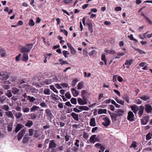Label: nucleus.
I'll use <instances>...</instances> for the list:
<instances>
[{
	"label": "nucleus",
	"instance_id": "38",
	"mask_svg": "<svg viewBox=\"0 0 152 152\" xmlns=\"http://www.w3.org/2000/svg\"><path fill=\"white\" fill-rule=\"evenodd\" d=\"M22 110L23 112L25 113H27L29 111L30 109L28 107H24L23 108Z\"/></svg>",
	"mask_w": 152,
	"mask_h": 152
},
{
	"label": "nucleus",
	"instance_id": "24",
	"mask_svg": "<svg viewBox=\"0 0 152 152\" xmlns=\"http://www.w3.org/2000/svg\"><path fill=\"white\" fill-rule=\"evenodd\" d=\"M115 112L118 114L119 116L122 115L124 113V110L121 109H118Z\"/></svg>",
	"mask_w": 152,
	"mask_h": 152
},
{
	"label": "nucleus",
	"instance_id": "56",
	"mask_svg": "<svg viewBox=\"0 0 152 152\" xmlns=\"http://www.w3.org/2000/svg\"><path fill=\"white\" fill-rule=\"evenodd\" d=\"M96 53V51L95 50H93L91 52L89 53V55L90 56H93Z\"/></svg>",
	"mask_w": 152,
	"mask_h": 152
},
{
	"label": "nucleus",
	"instance_id": "51",
	"mask_svg": "<svg viewBox=\"0 0 152 152\" xmlns=\"http://www.w3.org/2000/svg\"><path fill=\"white\" fill-rule=\"evenodd\" d=\"M0 76H3V78H4L6 80L9 78V76L8 75L6 76V77L4 76V73L3 72H0Z\"/></svg>",
	"mask_w": 152,
	"mask_h": 152
},
{
	"label": "nucleus",
	"instance_id": "35",
	"mask_svg": "<svg viewBox=\"0 0 152 152\" xmlns=\"http://www.w3.org/2000/svg\"><path fill=\"white\" fill-rule=\"evenodd\" d=\"M132 61L133 60L132 59L127 60L125 62V64L126 65H130L132 64Z\"/></svg>",
	"mask_w": 152,
	"mask_h": 152
},
{
	"label": "nucleus",
	"instance_id": "37",
	"mask_svg": "<svg viewBox=\"0 0 152 152\" xmlns=\"http://www.w3.org/2000/svg\"><path fill=\"white\" fill-rule=\"evenodd\" d=\"M50 89L53 90L54 92L56 93L57 94H58V91L53 86L51 85L50 86Z\"/></svg>",
	"mask_w": 152,
	"mask_h": 152
},
{
	"label": "nucleus",
	"instance_id": "23",
	"mask_svg": "<svg viewBox=\"0 0 152 152\" xmlns=\"http://www.w3.org/2000/svg\"><path fill=\"white\" fill-rule=\"evenodd\" d=\"M33 123L32 121L31 120H28L27 122L25 124V126L28 127V128L30 127L33 125Z\"/></svg>",
	"mask_w": 152,
	"mask_h": 152
},
{
	"label": "nucleus",
	"instance_id": "20",
	"mask_svg": "<svg viewBox=\"0 0 152 152\" xmlns=\"http://www.w3.org/2000/svg\"><path fill=\"white\" fill-rule=\"evenodd\" d=\"M76 107L78 108L79 109L82 110L87 111L89 109V108L86 106H77Z\"/></svg>",
	"mask_w": 152,
	"mask_h": 152
},
{
	"label": "nucleus",
	"instance_id": "29",
	"mask_svg": "<svg viewBox=\"0 0 152 152\" xmlns=\"http://www.w3.org/2000/svg\"><path fill=\"white\" fill-rule=\"evenodd\" d=\"M12 92L14 94H18L19 91V89L15 87H13L12 88Z\"/></svg>",
	"mask_w": 152,
	"mask_h": 152
},
{
	"label": "nucleus",
	"instance_id": "3",
	"mask_svg": "<svg viewBox=\"0 0 152 152\" xmlns=\"http://www.w3.org/2000/svg\"><path fill=\"white\" fill-rule=\"evenodd\" d=\"M26 130L23 129L21 130L18 133V141L20 140L25 134Z\"/></svg>",
	"mask_w": 152,
	"mask_h": 152
},
{
	"label": "nucleus",
	"instance_id": "4",
	"mask_svg": "<svg viewBox=\"0 0 152 152\" xmlns=\"http://www.w3.org/2000/svg\"><path fill=\"white\" fill-rule=\"evenodd\" d=\"M134 115L133 112L131 111H129L128 113L127 116V120L130 121H133L134 120Z\"/></svg>",
	"mask_w": 152,
	"mask_h": 152
},
{
	"label": "nucleus",
	"instance_id": "55",
	"mask_svg": "<svg viewBox=\"0 0 152 152\" xmlns=\"http://www.w3.org/2000/svg\"><path fill=\"white\" fill-rule=\"evenodd\" d=\"M2 108L6 111H8L9 109V107L7 105H4Z\"/></svg>",
	"mask_w": 152,
	"mask_h": 152
},
{
	"label": "nucleus",
	"instance_id": "21",
	"mask_svg": "<svg viewBox=\"0 0 152 152\" xmlns=\"http://www.w3.org/2000/svg\"><path fill=\"white\" fill-rule=\"evenodd\" d=\"M28 135V134H26L24 136L22 141V142L23 143H26L28 142L29 140V137H27Z\"/></svg>",
	"mask_w": 152,
	"mask_h": 152
},
{
	"label": "nucleus",
	"instance_id": "18",
	"mask_svg": "<svg viewBox=\"0 0 152 152\" xmlns=\"http://www.w3.org/2000/svg\"><path fill=\"white\" fill-rule=\"evenodd\" d=\"M0 55L2 57H4L6 56V53L5 52L3 48L0 47Z\"/></svg>",
	"mask_w": 152,
	"mask_h": 152
},
{
	"label": "nucleus",
	"instance_id": "7",
	"mask_svg": "<svg viewBox=\"0 0 152 152\" xmlns=\"http://www.w3.org/2000/svg\"><path fill=\"white\" fill-rule=\"evenodd\" d=\"M149 118V116L148 115L143 117V118L141 119V124L143 125L146 124L148 122Z\"/></svg>",
	"mask_w": 152,
	"mask_h": 152
},
{
	"label": "nucleus",
	"instance_id": "31",
	"mask_svg": "<svg viewBox=\"0 0 152 152\" xmlns=\"http://www.w3.org/2000/svg\"><path fill=\"white\" fill-rule=\"evenodd\" d=\"M122 97L123 99L124 100H125L128 103H129V98L128 95H125L123 96Z\"/></svg>",
	"mask_w": 152,
	"mask_h": 152
},
{
	"label": "nucleus",
	"instance_id": "52",
	"mask_svg": "<svg viewBox=\"0 0 152 152\" xmlns=\"http://www.w3.org/2000/svg\"><path fill=\"white\" fill-rule=\"evenodd\" d=\"M39 132V131L38 130H36V132L34 135V137L35 138H37L39 136V135L38 132Z\"/></svg>",
	"mask_w": 152,
	"mask_h": 152
},
{
	"label": "nucleus",
	"instance_id": "50",
	"mask_svg": "<svg viewBox=\"0 0 152 152\" xmlns=\"http://www.w3.org/2000/svg\"><path fill=\"white\" fill-rule=\"evenodd\" d=\"M151 133L149 132L146 135V140H149L151 138Z\"/></svg>",
	"mask_w": 152,
	"mask_h": 152
},
{
	"label": "nucleus",
	"instance_id": "16",
	"mask_svg": "<svg viewBox=\"0 0 152 152\" xmlns=\"http://www.w3.org/2000/svg\"><path fill=\"white\" fill-rule=\"evenodd\" d=\"M71 90L74 96H77L79 93V91H77L76 89L75 88H72Z\"/></svg>",
	"mask_w": 152,
	"mask_h": 152
},
{
	"label": "nucleus",
	"instance_id": "13",
	"mask_svg": "<svg viewBox=\"0 0 152 152\" xmlns=\"http://www.w3.org/2000/svg\"><path fill=\"white\" fill-rule=\"evenodd\" d=\"M71 115L74 120L77 121H79V119L78 114L74 112H72L71 114Z\"/></svg>",
	"mask_w": 152,
	"mask_h": 152
},
{
	"label": "nucleus",
	"instance_id": "10",
	"mask_svg": "<svg viewBox=\"0 0 152 152\" xmlns=\"http://www.w3.org/2000/svg\"><path fill=\"white\" fill-rule=\"evenodd\" d=\"M24 126L22 124H17V125L15 129V132H18L22 128L24 127Z\"/></svg>",
	"mask_w": 152,
	"mask_h": 152
},
{
	"label": "nucleus",
	"instance_id": "5",
	"mask_svg": "<svg viewBox=\"0 0 152 152\" xmlns=\"http://www.w3.org/2000/svg\"><path fill=\"white\" fill-rule=\"evenodd\" d=\"M77 102L78 104L81 105L86 104L87 103V99L84 98H83L82 99L80 98H78L77 99Z\"/></svg>",
	"mask_w": 152,
	"mask_h": 152
},
{
	"label": "nucleus",
	"instance_id": "36",
	"mask_svg": "<svg viewBox=\"0 0 152 152\" xmlns=\"http://www.w3.org/2000/svg\"><path fill=\"white\" fill-rule=\"evenodd\" d=\"M28 100H29L31 102H33L36 100L35 98L33 96H28Z\"/></svg>",
	"mask_w": 152,
	"mask_h": 152
},
{
	"label": "nucleus",
	"instance_id": "12",
	"mask_svg": "<svg viewBox=\"0 0 152 152\" xmlns=\"http://www.w3.org/2000/svg\"><path fill=\"white\" fill-rule=\"evenodd\" d=\"M132 110L133 111L135 114H136L137 111L139 110V108L136 105H134L131 106L130 107Z\"/></svg>",
	"mask_w": 152,
	"mask_h": 152
},
{
	"label": "nucleus",
	"instance_id": "40",
	"mask_svg": "<svg viewBox=\"0 0 152 152\" xmlns=\"http://www.w3.org/2000/svg\"><path fill=\"white\" fill-rule=\"evenodd\" d=\"M59 61L61 65L65 64H69L68 62L66 61H64L61 59H59Z\"/></svg>",
	"mask_w": 152,
	"mask_h": 152
},
{
	"label": "nucleus",
	"instance_id": "63",
	"mask_svg": "<svg viewBox=\"0 0 152 152\" xmlns=\"http://www.w3.org/2000/svg\"><path fill=\"white\" fill-rule=\"evenodd\" d=\"M142 102V101L139 99H137L135 100V103L138 104H141Z\"/></svg>",
	"mask_w": 152,
	"mask_h": 152
},
{
	"label": "nucleus",
	"instance_id": "22",
	"mask_svg": "<svg viewBox=\"0 0 152 152\" xmlns=\"http://www.w3.org/2000/svg\"><path fill=\"white\" fill-rule=\"evenodd\" d=\"M28 60V56L27 53H24L23 55L22 60L24 61H27Z\"/></svg>",
	"mask_w": 152,
	"mask_h": 152
},
{
	"label": "nucleus",
	"instance_id": "17",
	"mask_svg": "<svg viewBox=\"0 0 152 152\" xmlns=\"http://www.w3.org/2000/svg\"><path fill=\"white\" fill-rule=\"evenodd\" d=\"M96 135L95 134L92 135L90 137L89 141L91 143H94L95 142V140Z\"/></svg>",
	"mask_w": 152,
	"mask_h": 152
},
{
	"label": "nucleus",
	"instance_id": "62",
	"mask_svg": "<svg viewBox=\"0 0 152 152\" xmlns=\"http://www.w3.org/2000/svg\"><path fill=\"white\" fill-rule=\"evenodd\" d=\"M61 85L63 87H66V88L68 86V84H67L66 83H61Z\"/></svg>",
	"mask_w": 152,
	"mask_h": 152
},
{
	"label": "nucleus",
	"instance_id": "49",
	"mask_svg": "<svg viewBox=\"0 0 152 152\" xmlns=\"http://www.w3.org/2000/svg\"><path fill=\"white\" fill-rule=\"evenodd\" d=\"M83 137L84 139L87 140L88 137L89 135L86 133L84 132L83 133Z\"/></svg>",
	"mask_w": 152,
	"mask_h": 152
},
{
	"label": "nucleus",
	"instance_id": "42",
	"mask_svg": "<svg viewBox=\"0 0 152 152\" xmlns=\"http://www.w3.org/2000/svg\"><path fill=\"white\" fill-rule=\"evenodd\" d=\"M34 129H30L28 130L29 135V136H32L33 135V132Z\"/></svg>",
	"mask_w": 152,
	"mask_h": 152
},
{
	"label": "nucleus",
	"instance_id": "43",
	"mask_svg": "<svg viewBox=\"0 0 152 152\" xmlns=\"http://www.w3.org/2000/svg\"><path fill=\"white\" fill-rule=\"evenodd\" d=\"M62 53L63 55L64 56L65 58H67L68 57V56L67 55V54L69 55V53L66 50H64L63 51Z\"/></svg>",
	"mask_w": 152,
	"mask_h": 152
},
{
	"label": "nucleus",
	"instance_id": "33",
	"mask_svg": "<svg viewBox=\"0 0 152 152\" xmlns=\"http://www.w3.org/2000/svg\"><path fill=\"white\" fill-rule=\"evenodd\" d=\"M44 93L46 95H50V91L49 89L45 88L44 90Z\"/></svg>",
	"mask_w": 152,
	"mask_h": 152
},
{
	"label": "nucleus",
	"instance_id": "34",
	"mask_svg": "<svg viewBox=\"0 0 152 152\" xmlns=\"http://www.w3.org/2000/svg\"><path fill=\"white\" fill-rule=\"evenodd\" d=\"M31 117V119L32 120H35V119L37 116V115L34 113H31L29 115Z\"/></svg>",
	"mask_w": 152,
	"mask_h": 152
},
{
	"label": "nucleus",
	"instance_id": "47",
	"mask_svg": "<svg viewBox=\"0 0 152 152\" xmlns=\"http://www.w3.org/2000/svg\"><path fill=\"white\" fill-rule=\"evenodd\" d=\"M71 51V53L73 55L75 54L76 53V51L75 50L74 48L72 47L70 49Z\"/></svg>",
	"mask_w": 152,
	"mask_h": 152
},
{
	"label": "nucleus",
	"instance_id": "48",
	"mask_svg": "<svg viewBox=\"0 0 152 152\" xmlns=\"http://www.w3.org/2000/svg\"><path fill=\"white\" fill-rule=\"evenodd\" d=\"M65 96L66 98L68 99H70L71 97V95L69 92H67L65 94Z\"/></svg>",
	"mask_w": 152,
	"mask_h": 152
},
{
	"label": "nucleus",
	"instance_id": "30",
	"mask_svg": "<svg viewBox=\"0 0 152 152\" xmlns=\"http://www.w3.org/2000/svg\"><path fill=\"white\" fill-rule=\"evenodd\" d=\"M101 59L104 61L105 65H107V60L106 58L105 55V53L102 54V55Z\"/></svg>",
	"mask_w": 152,
	"mask_h": 152
},
{
	"label": "nucleus",
	"instance_id": "15",
	"mask_svg": "<svg viewBox=\"0 0 152 152\" xmlns=\"http://www.w3.org/2000/svg\"><path fill=\"white\" fill-rule=\"evenodd\" d=\"M144 107L142 106H141L139 108V111L138 113V115L139 117H140L142 115L144 111Z\"/></svg>",
	"mask_w": 152,
	"mask_h": 152
},
{
	"label": "nucleus",
	"instance_id": "11",
	"mask_svg": "<svg viewBox=\"0 0 152 152\" xmlns=\"http://www.w3.org/2000/svg\"><path fill=\"white\" fill-rule=\"evenodd\" d=\"M145 110L147 113H149L152 111V107L149 104H147L145 105Z\"/></svg>",
	"mask_w": 152,
	"mask_h": 152
},
{
	"label": "nucleus",
	"instance_id": "2",
	"mask_svg": "<svg viewBox=\"0 0 152 152\" xmlns=\"http://www.w3.org/2000/svg\"><path fill=\"white\" fill-rule=\"evenodd\" d=\"M45 112L47 116V119L50 121H51L52 119L54 117V116L52 114L51 111L49 109H48L45 110Z\"/></svg>",
	"mask_w": 152,
	"mask_h": 152
},
{
	"label": "nucleus",
	"instance_id": "59",
	"mask_svg": "<svg viewBox=\"0 0 152 152\" xmlns=\"http://www.w3.org/2000/svg\"><path fill=\"white\" fill-rule=\"evenodd\" d=\"M117 102L121 105H124V101L119 99V100H118V101H117Z\"/></svg>",
	"mask_w": 152,
	"mask_h": 152
},
{
	"label": "nucleus",
	"instance_id": "61",
	"mask_svg": "<svg viewBox=\"0 0 152 152\" xmlns=\"http://www.w3.org/2000/svg\"><path fill=\"white\" fill-rule=\"evenodd\" d=\"M55 86L58 89H60L62 88L60 85L58 83L55 84Z\"/></svg>",
	"mask_w": 152,
	"mask_h": 152
},
{
	"label": "nucleus",
	"instance_id": "19",
	"mask_svg": "<svg viewBox=\"0 0 152 152\" xmlns=\"http://www.w3.org/2000/svg\"><path fill=\"white\" fill-rule=\"evenodd\" d=\"M89 124L90 126H96L95 119L94 118H92L91 119Z\"/></svg>",
	"mask_w": 152,
	"mask_h": 152
},
{
	"label": "nucleus",
	"instance_id": "64",
	"mask_svg": "<svg viewBox=\"0 0 152 152\" xmlns=\"http://www.w3.org/2000/svg\"><path fill=\"white\" fill-rule=\"evenodd\" d=\"M40 105L41 106L44 107H47V105H46L45 103L44 102H41L40 103Z\"/></svg>",
	"mask_w": 152,
	"mask_h": 152
},
{
	"label": "nucleus",
	"instance_id": "44",
	"mask_svg": "<svg viewBox=\"0 0 152 152\" xmlns=\"http://www.w3.org/2000/svg\"><path fill=\"white\" fill-rule=\"evenodd\" d=\"M135 50H136L139 53L142 54H145V53L143 51H142L141 50L138 48H134Z\"/></svg>",
	"mask_w": 152,
	"mask_h": 152
},
{
	"label": "nucleus",
	"instance_id": "8",
	"mask_svg": "<svg viewBox=\"0 0 152 152\" xmlns=\"http://www.w3.org/2000/svg\"><path fill=\"white\" fill-rule=\"evenodd\" d=\"M103 119L104 122H102V124L105 127L108 126L110 124V120L107 117L104 118Z\"/></svg>",
	"mask_w": 152,
	"mask_h": 152
},
{
	"label": "nucleus",
	"instance_id": "45",
	"mask_svg": "<svg viewBox=\"0 0 152 152\" xmlns=\"http://www.w3.org/2000/svg\"><path fill=\"white\" fill-rule=\"evenodd\" d=\"M35 23L32 19H30L29 20V25L31 26H33L34 25Z\"/></svg>",
	"mask_w": 152,
	"mask_h": 152
},
{
	"label": "nucleus",
	"instance_id": "9",
	"mask_svg": "<svg viewBox=\"0 0 152 152\" xmlns=\"http://www.w3.org/2000/svg\"><path fill=\"white\" fill-rule=\"evenodd\" d=\"M56 144L55 143L54 140H50L49 142L48 148L53 149L55 148L56 147Z\"/></svg>",
	"mask_w": 152,
	"mask_h": 152
},
{
	"label": "nucleus",
	"instance_id": "46",
	"mask_svg": "<svg viewBox=\"0 0 152 152\" xmlns=\"http://www.w3.org/2000/svg\"><path fill=\"white\" fill-rule=\"evenodd\" d=\"M137 146L136 142L135 141H133L131 145L130 146V148H132V147H133L134 148H135Z\"/></svg>",
	"mask_w": 152,
	"mask_h": 152
},
{
	"label": "nucleus",
	"instance_id": "58",
	"mask_svg": "<svg viewBox=\"0 0 152 152\" xmlns=\"http://www.w3.org/2000/svg\"><path fill=\"white\" fill-rule=\"evenodd\" d=\"M122 8H121L120 7H116L115 9L114 10L115 11H121V10Z\"/></svg>",
	"mask_w": 152,
	"mask_h": 152
},
{
	"label": "nucleus",
	"instance_id": "39",
	"mask_svg": "<svg viewBox=\"0 0 152 152\" xmlns=\"http://www.w3.org/2000/svg\"><path fill=\"white\" fill-rule=\"evenodd\" d=\"M15 115L17 118L19 119L22 116V114L21 113L19 112L16 113Z\"/></svg>",
	"mask_w": 152,
	"mask_h": 152
},
{
	"label": "nucleus",
	"instance_id": "41",
	"mask_svg": "<svg viewBox=\"0 0 152 152\" xmlns=\"http://www.w3.org/2000/svg\"><path fill=\"white\" fill-rule=\"evenodd\" d=\"M71 103L72 104H76L77 103V99L75 98H72L70 100Z\"/></svg>",
	"mask_w": 152,
	"mask_h": 152
},
{
	"label": "nucleus",
	"instance_id": "28",
	"mask_svg": "<svg viewBox=\"0 0 152 152\" xmlns=\"http://www.w3.org/2000/svg\"><path fill=\"white\" fill-rule=\"evenodd\" d=\"M39 109V107L36 105H34L30 108V110L31 112H35Z\"/></svg>",
	"mask_w": 152,
	"mask_h": 152
},
{
	"label": "nucleus",
	"instance_id": "53",
	"mask_svg": "<svg viewBox=\"0 0 152 152\" xmlns=\"http://www.w3.org/2000/svg\"><path fill=\"white\" fill-rule=\"evenodd\" d=\"M73 0H64V2L66 4H71Z\"/></svg>",
	"mask_w": 152,
	"mask_h": 152
},
{
	"label": "nucleus",
	"instance_id": "6",
	"mask_svg": "<svg viewBox=\"0 0 152 152\" xmlns=\"http://www.w3.org/2000/svg\"><path fill=\"white\" fill-rule=\"evenodd\" d=\"M56 77L52 79L45 80L43 82L44 83L45 85H48L51 84L53 82H56L57 80Z\"/></svg>",
	"mask_w": 152,
	"mask_h": 152
},
{
	"label": "nucleus",
	"instance_id": "1",
	"mask_svg": "<svg viewBox=\"0 0 152 152\" xmlns=\"http://www.w3.org/2000/svg\"><path fill=\"white\" fill-rule=\"evenodd\" d=\"M33 45L32 44H27L25 46L21 48V52L23 53L29 52L32 48Z\"/></svg>",
	"mask_w": 152,
	"mask_h": 152
},
{
	"label": "nucleus",
	"instance_id": "57",
	"mask_svg": "<svg viewBox=\"0 0 152 152\" xmlns=\"http://www.w3.org/2000/svg\"><path fill=\"white\" fill-rule=\"evenodd\" d=\"M145 19L146 20V21L148 23H149L150 24H152V21L150 19H149V18L148 17H145Z\"/></svg>",
	"mask_w": 152,
	"mask_h": 152
},
{
	"label": "nucleus",
	"instance_id": "32",
	"mask_svg": "<svg viewBox=\"0 0 152 152\" xmlns=\"http://www.w3.org/2000/svg\"><path fill=\"white\" fill-rule=\"evenodd\" d=\"M83 83L82 82H79L78 83L77 85V89H81L83 88Z\"/></svg>",
	"mask_w": 152,
	"mask_h": 152
},
{
	"label": "nucleus",
	"instance_id": "14",
	"mask_svg": "<svg viewBox=\"0 0 152 152\" xmlns=\"http://www.w3.org/2000/svg\"><path fill=\"white\" fill-rule=\"evenodd\" d=\"M87 25L88 26V28L89 31L91 33L93 31V25L92 23L91 22H88L86 23Z\"/></svg>",
	"mask_w": 152,
	"mask_h": 152
},
{
	"label": "nucleus",
	"instance_id": "25",
	"mask_svg": "<svg viewBox=\"0 0 152 152\" xmlns=\"http://www.w3.org/2000/svg\"><path fill=\"white\" fill-rule=\"evenodd\" d=\"M88 94V92L86 90H83L81 92V95L83 98L86 99V96Z\"/></svg>",
	"mask_w": 152,
	"mask_h": 152
},
{
	"label": "nucleus",
	"instance_id": "26",
	"mask_svg": "<svg viewBox=\"0 0 152 152\" xmlns=\"http://www.w3.org/2000/svg\"><path fill=\"white\" fill-rule=\"evenodd\" d=\"M140 98L144 101H147L149 99L150 97L147 95H143L140 97Z\"/></svg>",
	"mask_w": 152,
	"mask_h": 152
},
{
	"label": "nucleus",
	"instance_id": "60",
	"mask_svg": "<svg viewBox=\"0 0 152 152\" xmlns=\"http://www.w3.org/2000/svg\"><path fill=\"white\" fill-rule=\"evenodd\" d=\"M70 137H71L70 136L68 135H66L65 137L66 141H68L70 139Z\"/></svg>",
	"mask_w": 152,
	"mask_h": 152
},
{
	"label": "nucleus",
	"instance_id": "54",
	"mask_svg": "<svg viewBox=\"0 0 152 152\" xmlns=\"http://www.w3.org/2000/svg\"><path fill=\"white\" fill-rule=\"evenodd\" d=\"M10 80L13 83H15L16 80V78L15 77H12L11 78H10Z\"/></svg>",
	"mask_w": 152,
	"mask_h": 152
},
{
	"label": "nucleus",
	"instance_id": "27",
	"mask_svg": "<svg viewBox=\"0 0 152 152\" xmlns=\"http://www.w3.org/2000/svg\"><path fill=\"white\" fill-rule=\"evenodd\" d=\"M98 113L99 114H101L103 113L106 114L107 110L106 109H99L98 110Z\"/></svg>",
	"mask_w": 152,
	"mask_h": 152
}]
</instances>
